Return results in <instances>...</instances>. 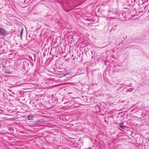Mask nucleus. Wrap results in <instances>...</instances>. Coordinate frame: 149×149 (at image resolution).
Listing matches in <instances>:
<instances>
[{"label":"nucleus","mask_w":149,"mask_h":149,"mask_svg":"<svg viewBox=\"0 0 149 149\" xmlns=\"http://www.w3.org/2000/svg\"><path fill=\"white\" fill-rule=\"evenodd\" d=\"M8 34V32L3 28L0 27V36H5Z\"/></svg>","instance_id":"1"},{"label":"nucleus","mask_w":149,"mask_h":149,"mask_svg":"<svg viewBox=\"0 0 149 149\" xmlns=\"http://www.w3.org/2000/svg\"><path fill=\"white\" fill-rule=\"evenodd\" d=\"M33 116L31 115H29L28 117V119L29 120H33Z\"/></svg>","instance_id":"2"},{"label":"nucleus","mask_w":149,"mask_h":149,"mask_svg":"<svg viewBox=\"0 0 149 149\" xmlns=\"http://www.w3.org/2000/svg\"><path fill=\"white\" fill-rule=\"evenodd\" d=\"M70 74L68 72L66 74H65L63 75V76H65V75H68L69 74Z\"/></svg>","instance_id":"5"},{"label":"nucleus","mask_w":149,"mask_h":149,"mask_svg":"<svg viewBox=\"0 0 149 149\" xmlns=\"http://www.w3.org/2000/svg\"><path fill=\"white\" fill-rule=\"evenodd\" d=\"M23 30H24L23 28H22L21 29V32L20 33V37H21V38H22V33H23Z\"/></svg>","instance_id":"3"},{"label":"nucleus","mask_w":149,"mask_h":149,"mask_svg":"<svg viewBox=\"0 0 149 149\" xmlns=\"http://www.w3.org/2000/svg\"><path fill=\"white\" fill-rule=\"evenodd\" d=\"M120 127L121 128H124L123 126H121V125H120Z\"/></svg>","instance_id":"6"},{"label":"nucleus","mask_w":149,"mask_h":149,"mask_svg":"<svg viewBox=\"0 0 149 149\" xmlns=\"http://www.w3.org/2000/svg\"><path fill=\"white\" fill-rule=\"evenodd\" d=\"M148 141H149V139H148Z\"/></svg>","instance_id":"7"},{"label":"nucleus","mask_w":149,"mask_h":149,"mask_svg":"<svg viewBox=\"0 0 149 149\" xmlns=\"http://www.w3.org/2000/svg\"><path fill=\"white\" fill-rule=\"evenodd\" d=\"M45 121L43 120H38L37 122L38 123H41L42 122H44Z\"/></svg>","instance_id":"4"}]
</instances>
